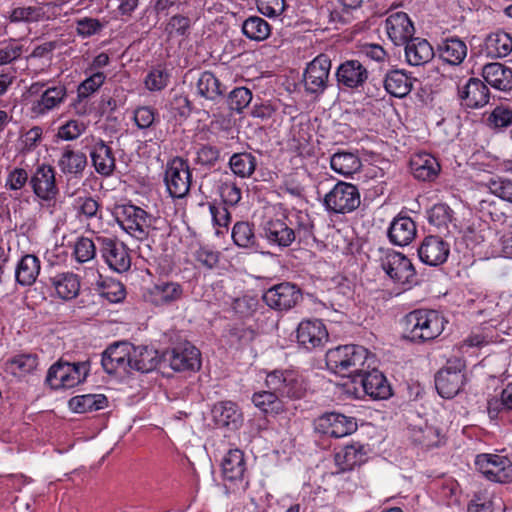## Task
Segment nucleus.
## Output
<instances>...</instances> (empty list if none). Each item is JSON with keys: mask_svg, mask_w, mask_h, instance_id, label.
Listing matches in <instances>:
<instances>
[{"mask_svg": "<svg viewBox=\"0 0 512 512\" xmlns=\"http://www.w3.org/2000/svg\"><path fill=\"white\" fill-rule=\"evenodd\" d=\"M368 350L359 345H343L329 349L326 353V365L340 376H352L363 372V366L369 359Z\"/></svg>", "mask_w": 512, "mask_h": 512, "instance_id": "nucleus-1", "label": "nucleus"}, {"mask_svg": "<svg viewBox=\"0 0 512 512\" xmlns=\"http://www.w3.org/2000/svg\"><path fill=\"white\" fill-rule=\"evenodd\" d=\"M406 338L425 342L437 338L444 329V318L435 310L418 309L404 318Z\"/></svg>", "mask_w": 512, "mask_h": 512, "instance_id": "nucleus-2", "label": "nucleus"}, {"mask_svg": "<svg viewBox=\"0 0 512 512\" xmlns=\"http://www.w3.org/2000/svg\"><path fill=\"white\" fill-rule=\"evenodd\" d=\"M117 221L120 226L137 240H146L156 227V218L135 205H122L117 208Z\"/></svg>", "mask_w": 512, "mask_h": 512, "instance_id": "nucleus-3", "label": "nucleus"}, {"mask_svg": "<svg viewBox=\"0 0 512 512\" xmlns=\"http://www.w3.org/2000/svg\"><path fill=\"white\" fill-rule=\"evenodd\" d=\"M88 372L86 362L70 363L59 360L49 368L46 382L53 389L73 388L86 379Z\"/></svg>", "mask_w": 512, "mask_h": 512, "instance_id": "nucleus-4", "label": "nucleus"}, {"mask_svg": "<svg viewBox=\"0 0 512 512\" xmlns=\"http://www.w3.org/2000/svg\"><path fill=\"white\" fill-rule=\"evenodd\" d=\"M360 203L358 187L344 181L337 182L324 197L326 209L337 214L351 213L360 206Z\"/></svg>", "mask_w": 512, "mask_h": 512, "instance_id": "nucleus-5", "label": "nucleus"}, {"mask_svg": "<svg viewBox=\"0 0 512 512\" xmlns=\"http://www.w3.org/2000/svg\"><path fill=\"white\" fill-rule=\"evenodd\" d=\"M265 384L269 389L276 391L279 398L298 400L306 394L302 377L291 370H275L268 373Z\"/></svg>", "mask_w": 512, "mask_h": 512, "instance_id": "nucleus-6", "label": "nucleus"}, {"mask_svg": "<svg viewBox=\"0 0 512 512\" xmlns=\"http://www.w3.org/2000/svg\"><path fill=\"white\" fill-rule=\"evenodd\" d=\"M312 227L313 225L310 224L295 231L286 223L285 219H270L263 224L262 235L269 243L284 248L290 246L297 235L300 238L312 236Z\"/></svg>", "mask_w": 512, "mask_h": 512, "instance_id": "nucleus-7", "label": "nucleus"}, {"mask_svg": "<svg viewBox=\"0 0 512 512\" xmlns=\"http://www.w3.org/2000/svg\"><path fill=\"white\" fill-rule=\"evenodd\" d=\"M164 182L173 198L185 197L191 187V172L188 163L175 157L167 163Z\"/></svg>", "mask_w": 512, "mask_h": 512, "instance_id": "nucleus-8", "label": "nucleus"}, {"mask_svg": "<svg viewBox=\"0 0 512 512\" xmlns=\"http://www.w3.org/2000/svg\"><path fill=\"white\" fill-rule=\"evenodd\" d=\"M264 302L277 311H288L303 300L301 289L290 282L274 285L263 294Z\"/></svg>", "mask_w": 512, "mask_h": 512, "instance_id": "nucleus-9", "label": "nucleus"}, {"mask_svg": "<svg viewBox=\"0 0 512 512\" xmlns=\"http://www.w3.org/2000/svg\"><path fill=\"white\" fill-rule=\"evenodd\" d=\"M475 465L491 481L498 483L512 481V462L505 456L480 454L476 457Z\"/></svg>", "mask_w": 512, "mask_h": 512, "instance_id": "nucleus-10", "label": "nucleus"}, {"mask_svg": "<svg viewBox=\"0 0 512 512\" xmlns=\"http://www.w3.org/2000/svg\"><path fill=\"white\" fill-rule=\"evenodd\" d=\"M96 240L103 259L112 270L122 273L130 269L131 257L124 243L108 237H97Z\"/></svg>", "mask_w": 512, "mask_h": 512, "instance_id": "nucleus-11", "label": "nucleus"}, {"mask_svg": "<svg viewBox=\"0 0 512 512\" xmlns=\"http://www.w3.org/2000/svg\"><path fill=\"white\" fill-rule=\"evenodd\" d=\"M55 170L48 164L39 165L29 180L34 194L45 202L54 201L59 194Z\"/></svg>", "mask_w": 512, "mask_h": 512, "instance_id": "nucleus-12", "label": "nucleus"}, {"mask_svg": "<svg viewBox=\"0 0 512 512\" xmlns=\"http://www.w3.org/2000/svg\"><path fill=\"white\" fill-rule=\"evenodd\" d=\"M357 429L354 418L339 413H325L315 421V430L323 435L341 438Z\"/></svg>", "mask_w": 512, "mask_h": 512, "instance_id": "nucleus-13", "label": "nucleus"}, {"mask_svg": "<svg viewBox=\"0 0 512 512\" xmlns=\"http://www.w3.org/2000/svg\"><path fill=\"white\" fill-rule=\"evenodd\" d=\"M331 60L328 56L321 54L312 60L304 73V85L310 93H322L327 87Z\"/></svg>", "mask_w": 512, "mask_h": 512, "instance_id": "nucleus-14", "label": "nucleus"}, {"mask_svg": "<svg viewBox=\"0 0 512 512\" xmlns=\"http://www.w3.org/2000/svg\"><path fill=\"white\" fill-rule=\"evenodd\" d=\"M222 475L226 481L235 483L242 491H246L249 480L245 474L246 462L244 453L239 449H231L221 463Z\"/></svg>", "mask_w": 512, "mask_h": 512, "instance_id": "nucleus-15", "label": "nucleus"}, {"mask_svg": "<svg viewBox=\"0 0 512 512\" xmlns=\"http://www.w3.org/2000/svg\"><path fill=\"white\" fill-rule=\"evenodd\" d=\"M175 371H196L201 366L200 351L190 343L179 344L165 354Z\"/></svg>", "mask_w": 512, "mask_h": 512, "instance_id": "nucleus-16", "label": "nucleus"}, {"mask_svg": "<svg viewBox=\"0 0 512 512\" xmlns=\"http://www.w3.org/2000/svg\"><path fill=\"white\" fill-rule=\"evenodd\" d=\"M133 345L128 342H118L110 345L103 353L102 366L108 374L118 372L129 373L130 353Z\"/></svg>", "mask_w": 512, "mask_h": 512, "instance_id": "nucleus-17", "label": "nucleus"}, {"mask_svg": "<svg viewBox=\"0 0 512 512\" xmlns=\"http://www.w3.org/2000/svg\"><path fill=\"white\" fill-rule=\"evenodd\" d=\"M368 76L367 68L356 59L344 61L336 71L338 85L352 90L363 88Z\"/></svg>", "mask_w": 512, "mask_h": 512, "instance_id": "nucleus-18", "label": "nucleus"}, {"mask_svg": "<svg viewBox=\"0 0 512 512\" xmlns=\"http://www.w3.org/2000/svg\"><path fill=\"white\" fill-rule=\"evenodd\" d=\"M354 383H360L365 394L373 399H387L392 395V389L386 377L373 369L371 371L359 372L353 378Z\"/></svg>", "mask_w": 512, "mask_h": 512, "instance_id": "nucleus-19", "label": "nucleus"}, {"mask_svg": "<svg viewBox=\"0 0 512 512\" xmlns=\"http://www.w3.org/2000/svg\"><path fill=\"white\" fill-rule=\"evenodd\" d=\"M381 267L396 282L409 283L415 276L411 261L399 252H388L381 259Z\"/></svg>", "mask_w": 512, "mask_h": 512, "instance_id": "nucleus-20", "label": "nucleus"}, {"mask_svg": "<svg viewBox=\"0 0 512 512\" xmlns=\"http://www.w3.org/2000/svg\"><path fill=\"white\" fill-rule=\"evenodd\" d=\"M296 337L302 347L313 350L327 342L328 332L320 320H304L298 325Z\"/></svg>", "mask_w": 512, "mask_h": 512, "instance_id": "nucleus-21", "label": "nucleus"}, {"mask_svg": "<svg viewBox=\"0 0 512 512\" xmlns=\"http://www.w3.org/2000/svg\"><path fill=\"white\" fill-rule=\"evenodd\" d=\"M449 253V244L437 235L426 236L418 248L420 260L431 266L443 264L447 260Z\"/></svg>", "mask_w": 512, "mask_h": 512, "instance_id": "nucleus-22", "label": "nucleus"}, {"mask_svg": "<svg viewBox=\"0 0 512 512\" xmlns=\"http://www.w3.org/2000/svg\"><path fill=\"white\" fill-rule=\"evenodd\" d=\"M458 95L465 106L476 109L488 104L490 90L482 80L472 77L458 89Z\"/></svg>", "mask_w": 512, "mask_h": 512, "instance_id": "nucleus-23", "label": "nucleus"}, {"mask_svg": "<svg viewBox=\"0 0 512 512\" xmlns=\"http://www.w3.org/2000/svg\"><path fill=\"white\" fill-rule=\"evenodd\" d=\"M386 31L395 45H404L413 37V23L406 13L396 12L386 19Z\"/></svg>", "mask_w": 512, "mask_h": 512, "instance_id": "nucleus-24", "label": "nucleus"}, {"mask_svg": "<svg viewBox=\"0 0 512 512\" xmlns=\"http://www.w3.org/2000/svg\"><path fill=\"white\" fill-rule=\"evenodd\" d=\"M464 383V374L461 369L445 367L437 372L435 386L443 398H452L458 394Z\"/></svg>", "mask_w": 512, "mask_h": 512, "instance_id": "nucleus-25", "label": "nucleus"}, {"mask_svg": "<svg viewBox=\"0 0 512 512\" xmlns=\"http://www.w3.org/2000/svg\"><path fill=\"white\" fill-rule=\"evenodd\" d=\"M484 81L492 88L500 91L512 89V69L499 62H492L482 67Z\"/></svg>", "mask_w": 512, "mask_h": 512, "instance_id": "nucleus-26", "label": "nucleus"}, {"mask_svg": "<svg viewBox=\"0 0 512 512\" xmlns=\"http://www.w3.org/2000/svg\"><path fill=\"white\" fill-rule=\"evenodd\" d=\"M212 419L219 428L237 429L242 421V414L237 405L231 401L216 403L211 410Z\"/></svg>", "mask_w": 512, "mask_h": 512, "instance_id": "nucleus-27", "label": "nucleus"}, {"mask_svg": "<svg viewBox=\"0 0 512 512\" xmlns=\"http://www.w3.org/2000/svg\"><path fill=\"white\" fill-rule=\"evenodd\" d=\"M92 164L97 173L102 176H110L116 168V160L112 148L103 140H98L90 151Z\"/></svg>", "mask_w": 512, "mask_h": 512, "instance_id": "nucleus-28", "label": "nucleus"}, {"mask_svg": "<svg viewBox=\"0 0 512 512\" xmlns=\"http://www.w3.org/2000/svg\"><path fill=\"white\" fill-rule=\"evenodd\" d=\"M388 236L395 245H408L416 236L415 222L406 216L395 218L389 227Z\"/></svg>", "mask_w": 512, "mask_h": 512, "instance_id": "nucleus-29", "label": "nucleus"}, {"mask_svg": "<svg viewBox=\"0 0 512 512\" xmlns=\"http://www.w3.org/2000/svg\"><path fill=\"white\" fill-rule=\"evenodd\" d=\"M407 62L413 66L428 63L434 57V50L426 39L411 38L405 43Z\"/></svg>", "mask_w": 512, "mask_h": 512, "instance_id": "nucleus-30", "label": "nucleus"}, {"mask_svg": "<svg viewBox=\"0 0 512 512\" xmlns=\"http://www.w3.org/2000/svg\"><path fill=\"white\" fill-rule=\"evenodd\" d=\"M410 168L414 177L422 181L434 180L440 171L438 161L429 154L415 155L410 161Z\"/></svg>", "mask_w": 512, "mask_h": 512, "instance_id": "nucleus-31", "label": "nucleus"}, {"mask_svg": "<svg viewBox=\"0 0 512 512\" xmlns=\"http://www.w3.org/2000/svg\"><path fill=\"white\" fill-rule=\"evenodd\" d=\"M158 365V353L152 348L146 346H133L130 353L129 373L132 370L147 373L154 370Z\"/></svg>", "mask_w": 512, "mask_h": 512, "instance_id": "nucleus-32", "label": "nucleus"}, {"mask_svg": "<svg viewBox=\"0 0 512 512\" xmlns=\"http://www.w3.org/2000/svg\"><path fill=\"white\" fill-rule=\"evenodd\" d=\"M155 305H170L183 296L181 284L173 281H160L150 290Z\"/></svg>", "mask_w": 512, "mask_h": 512, "instance_id": "nucleus-33", "label": "nucleus"}, {"mask_svg": "<svg viewBox=\"0 0 512 512\" xmlns=\"http://www.w3.org/2000/svg\"><path fill=\"white\" fill-rule=\"evenodd\" d=\"M67 90L65 85L57 84L47 87L39 100L32 107L34 113L45 114L47 111L59 106L65 99Z\"/></svg>", "mask_w": 512, "mask_h": 512, "instance_id": "nucleus-34", "label": "nucleus"}, {"mask_svg": "<svg viewBox=\"0 0 512 512\" xmlns=\"http://www.w3.org/2000/svg\"><path fill=\"white\" fill-rule=\"evenodd\" d=\"M484 50L491 58L506 57L512 52V37L504 31L493 32L486 37Z\"/></svg>", "mask_w": 512, "mask_h": 512, "instance_id": "nucleus-35", "label": "nucleus"}, {"mask_svg": "<svg viewBox=\"0 0 512 512\" xmlns=\"http://www.w3.org/2000/svg\"><path fill=\"white\" fill-rule=\"evenodd\" d=\"M384 87L390 95L403 98L412 90L413 79L401 70H392L386 74Z\"/></svg>", "mask_w": 512, "mask_h": 512, "instance_id": "nucleus-36", "label": "nucleus"}, {"mask_svg": "<svg viewBox=\"0 0 512 512\" xmlns=\"http://www.w3.org/2000/svg\"><path fill=\"white\" fill-rule=\"evenodd\" d=\"M40 273V260L32 254L24 255L15 270L16 281L23 286L32 285Z\"/></svg>", "mask_w": 512, "mask_h": 512, "instance_id": "nucleus-37", "label": "nucleus"}, {"mask_svg": "<svg viewBox=\"0 0 512 512\" xmlns=\"http://www.w3.org/2000/svg\"><path fill=\"white\" fill-rule=\"evenodd\" d=\"M50 282L55 288L57 295L63 300L75 298L80 290L79 278L71 272L57 274L50 278Z\"/></svg>", "mask_w": 512, "mask_h": 512, "instance_id": "nucleus-38", "label": "nucleus"}, {"mask_svg": "<svg viewBox=\"0 0 512 512\" xmlns=\"http://www.w3.org/2000/svg\"><path fill=\"white\" fill-rule=\"evenodd\" d=\"M108 400L103 394H85L70 399L69 406L77 413H87L104 409Z\"/></svg>", "mask_w": 512, "mask_h": 512, "instance_id": "nucleus-39", "label": "nucleus"}, {"mask_svg": "<svg viewBox=\"0 0 512 512\" xmlns=\"http://www.w3.org/2000/svg\"><path fill=\"white\" fill-rule=\"evenodd\" d=\"M362 445H347L335 454V462L341 471L352 470L365 461Z\"/></svg>", "mask_w": 512, "mask_h": 512, "instance_id": "nucleus-40", "label": "nucleus"}, {"mask_svg": "<svg viewBox=\"0 0 512 512\" xmlns=\"http://www.w3.org/2000/svg\"><path fill=\"white\" fill-rule=\"evenodd\" d=\"M59 167L65 174H80L87 165V157L83 152L65 148L59 160Z\"/></svg>", "mask_w": 512, "mask_h": 512, "instance_id": "nucleus-41", "label": "nucleus"}, {"mask_svg": "<svg viewBox=\"0 0 512 512\" xmlns=\"http://www.w3.org/2000/svg\"><path fill=\"white\" fill-rule=\"evenodd\" d=\"M252 401L257 408L265 413L277 415L285 410L283 401L276 391L271 389L254 393Z\"/></svg>", "mask_w": 512, "mask_h": 512, "instance_id": "nucleus-42", "label": "nucleus"}, {"mask_svg": "<svg viewBox=\"0 0 512 512\" xmlns=\"http://www.w3.org/2000/svg\"><path fill=\"white\" fill-rule=\"evenodd\" d=\"M441 57L448 63L459 65L467 55V46L459 38H447L440 47Z\"/></svg>", "mask_w": 512, "mask_h": 512, "instance_id": "nucleus-43", "label": "nucleus"}, {"mask_svg": "<svg viewBox=\"0 0 512 512\" xmlns=\"http://www.w3.org/2000/svg\"><path fill=\"white\" fill-rule=\"evenodd\" d=\"M197 91L206 99L216 100L224 94L225 89L212 72L205 71L197 81Z\"/></svg>", "mask_w": 512, "mask_h": 512, "instance_id": "nucleus-44", "label": "nucleus"}, {"mask_svg": "<svg viewBox=\"0 0 512 512\" xmlns=\"http://www.w3.org/2000/svg\"><path fill=\"white\" fill-rule=\"evenodd\" d=\"M359 158L353 153L339 152L331 157V168L339 174L351 175L360 167Z\"/></svg>", "mask_w": 512, "mask_h": 512, "instance_id": "nucleus-45", "label": "nucleus"}, {"mask_svg": "<svg viewBox=\"0 0 512 512\" xmlns=\"http://www.w3.org/2000/svg\"><path fill=\"white\" fill-rule=\"evenodd\" d=\"M243 33L250 39L262 41L270 35V25L266 20L258 16L246 19L242 25Z\"/></svg>", "mask_w": 512, "mask_h": 512, "instance_id": "nucleus-46", "label": "nucleus"}, {"mask_svg": "<svg viewBox=\"0 0 512 512\" xmlns=\"http://www.w3.org/2000/svg\"><path fill=\"white\" fill-rule=\"evenodd\" d=\"M229 165L234 174L245 178L255 171L256 159L251 153H236L230 158Z\"/></svg>", "mask_w": 512, "mask_h": 512, "instance_id": "nucleus-47", "label": "nucleus"}, {"mask_svg": "<svg viewBox=\"0 0 512 512\" xmlns=\"http://www.w3.org/2000/svg\"><path fill=\"white\" fill-rule=\"evenodd\" d=\"M234 243L243 248H249L256 244L253 224L249 222H237L232 230Z\"/></svg>", "mask_w": 512, "mask_h": 512, "instance_id": "nucleus-48", "label": "nucleus"}, {"mask_svg": "<svg viewBox=\"0 0 512 512\" xmlns=\"http://www.w3.org/2000/svg\"><path fill=\"white\" fill-rule=\"evenodd\" d=\"M6 365L13 374H25L37 367L38 357L36 354H19L9 359Z\"/></svg>", "mask_w": 512, "mask_h": 512, "instance_id": "nucleus-49", "label": "nucleus"}, {"mask_svg": "<svg viewBox=\"0 0 512 512\" xmlns=\"http://www.w3.org/2000/svg\"><path fill=\"white\" fill-rule=\"evenodd\" d=\"M428 219L438 230H447L448 224L452 221V210L446 204H435L429 211Z\"/></svg>", "mask_w": 512, "mask_h": 512, "instance_id": "nucleus-50", "label": "nucleus"}, {"mask_svg": "<svg viewBox=\"0 0 512 512\" xmlns=\"http://www.w3.org/2000/svg\"><path fill=\"white\" fill-rule=\"evenodd\" d=\"M97 285L100 295L112 303L120 302L125 298V288L119 281L107 279L98 282Z\"/></svg>", "mask_w": 512, "mask_h": 512, "instance_id": "nucleus-51", "label": "nucleus"}, {"mask_svg": "<svg viewBox=\"0 0 512 512\" xmlns=\"http://www.w3.org/2000/svg\"><path fill=\"white\" fill-rule=\"evenodd\" d=\"M486 124L494 130L507 128L512 124V109L503 105L496 106L488 115Z\"/></svg>", "mask_w": 512, "mask_h": 512, "instance_id": "nucleus-52", "label": "nucleus"}, {"mask_svg": "<svg viewBox=\"0 0 512 512\" xmlns=\"http://www.w3.org/2000/svg\"><path fill=\"white\" fill-rule=\"evenodd\" d=\"M105 75L102 72H97L84 80L77 89L78 105L86 100L92 93L97 91L104 83Z\"/></svg>", "mask_w": 512, "mask_h": 512, "instance_id": "nucleus-53", "label": "nucleus"}, {"mask_svg": "<svg viewBox=\"0 0 512 512\" xmlns=\"http://www.w3.org/2000/svg\"><path fill=\"white\" fill-rule=\"evenodd\" d=\"M252 101V92L246 87H237L229 93L228 105L231 110L242 112Z\"/></svg>", "mask_w": 512, "mask_h": 512, "instance_id": "nucleus-54", "label": "nucleus"}, {"mask_svg": "<svg viewBox=\"0 0 512 512\" xmlns=\"http://www.w3.org/2000/svg\"><path fill=\"white\" fill-rule=\"evenodd\" d=\"M169 80V73L162 66L154 67L145 78V85L150 91H160L164 89Z\"/></svg>", "mask_w": 512, "mask_h": 512, "instance_id": "nucleus-55", "label": "nucleus"}, {"mask_svg": "<svg viewBox=\"0 0 512 512\" xmlns=\"http://www.w3.org/2000/svg\"><path fill=\"white\" fill-rule=\"evenodd\" d=\"M486 185L491 193L512 203V179L490 178Z\"/></svg>", "mask_w": 512, "mask_h": 512, "instance_id": "nucleus-56", "label": "nucleus"}, {"mask_svg": "<svg viewBox=\"0 0 512 512\" xmlns=\"http://www.w3.org/2000/svg\"><path fill=\"white\" fill-rule=\"evenodd\" d=\"M44 15L41 7H17L13 9L10 15L11 22H35L39 21Z\"/></svg>", "mask_w": 512, "mask_h": 512, "instance_id": "nucleus-57", "label": "nucleus"}, {"mask_svg": "<svg viewBox=\"0 0 512 512\" xmlns=\"http://www.w3.org/2000/svg\"><path fill=\"white\" fill-rule=\"evenodd\" d=\"M74 255L76 260L81 263L92 260L96 255L95 243L86 237L79 238L75 243Z\"/></svg>", "mask_w": 512, "mask_h": 512, "instance_id": "nucleus-58", "label": "nucleus"}, {"mask_svg": "<svg viewBox=\"0 0 512 512\" xmlns=\"http://www.w3.org/2000/svg\"><path fill=\"white\" fill-rule=\"evenodd\" d=\"M209 209L212 215L214 225L218 227L217 234H223L220 228L228 230V225L231 221V215L228 208L222 204L211 203Z\"/></svg>", "mask_w": 512, "mask_h": 512, "instance_id": "nucleus-59", "label": "nucleus"}, {"mask_svg": "<svg viewBox=\"0 0 512 512\" xmlns=\"http://www.w3.org/2000/svg\"><path fill=\"white\" fill-rule=\"evenodd\" d=\"M222 205L235 206L241 199V189L233 182H223L219 187Z\"/></svg>", "mask_w": 512, "mask_h": 512, "instance_id": "nucleus-60", "label": "nucleus"}, {"mask_svg": "<svg viewBox=\"0 0 512 512\" xmlns=\"http://www.w3.org/2000/svg\"><path fill=\"white\" fill-rule=\"evenodd\" d=\"M258 10L265 16L275 17L285 9V0H256Z\"/></svg>", "mask_w": 512, "mask_h": 512, "instance_id": "nucleus-61", "label": "nucleus"}, {"mask_svg": "<svg viewBox=\"0 0 512 512\" xmlns=\"http://www.w3.org/2000/svg\"><path fill=\"white\" fill-rule=\"evenodd\" d=\"M156 111L149 106L138 107L134 111V121L140 129H147L155 121Z\"/></svg>", "mask_w": 512, "mask_h": 512, "instance_id": "nucleus-62", "label": "nucleus"}, {"mask_svg": "<svg viewBox=\"0 0 512 512\" xmlns=\"http://www.w3.org/2000/svg\"><path fill=\"white\" fill-rule=\"evenodd\" d=\"M220 253L213 251L207 247H200L195 254V259L198 263L208 269H213L219 263Z\"/></svg>", "mask_w": 512, "mask_h": 512, "instance_id": "nucleus-63", "label": "nucleus"}, {"mask_svg": "<svg viewBox=\"0 0 512 512\" xmlns=\"http://www.w3.org/2000/svg\"><path fill=\"white\" fill-rule=\"evenodd\" d=\"M29 180L28 173L23 168H15L9 172L6 186L10 190L22 189Z\"/></svg>", "mask_w": 512, "mask_h": 512, "instance_id": "nucleus-64", "label": "nucleus"}]
</instances>
